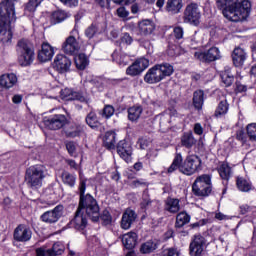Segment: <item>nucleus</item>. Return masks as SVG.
Wrapping results in <instances>:
<instances>
[{
    "label": "nucleus",
    "mask_w": 256,
    "mask_h": 256,
    "mask_svg": "<svg viewBox=\"0 0 256 256\" xmlns=\"http://www.w3.org/2000/svg\"><path fill=\"white\" fill-rule=\"evenodd\" d=\"M78 189L80 195L79 206L70 223L77 231H84L88 225L87 217L91 221L97 222L101 214L97 200L91 194L85 195L87 189V182L85 180H80Z\"/></svg>",
    "instance_id": "f257e3e1"
},
{
    "label": "nucleus",
    "mask_w": 256,
    "mask_h": 256,
    "mask_svg": "<svg viewBox=\"0 0 256 256\" xmlns=\"http://www.w3.org/2000/svg\"><path fill=\"white\" fill-rule=\"evenodd\" d=\"M216 7L222 10L226 19L239 23L249 17L251 2L249 0H216Z\"/></svg>",
    "instance_id": "f03ea898"
},
{
    "label": "nucleus",
    "mask_w": 256,
    "mask_h": 256,
    "mask_svg": "<svg viewBox=\"0 0 256 256\" xmlns=\"http://www.w3.org/2000/svg\"><path fill=\"white\" fill-rule=\"evenodd\" d=\"M192 193L195 197H200V199L209 197L213 193L212 176L210 174H202L196 177L192 184Z\"/></svg>",
    "instance_id": "7ed1b4c3"
},
{
    "label": "nucleus",
    "mask_w": 256,
    "mask_h": 256,
    "mask_svg": "<svg viewBox=\"0 0 256 256\" xmlns=\"http://www.w3.org/2000/svg\"><path fill=\"white\" fill-rule=\"evenodd\" d=\"M16 52L18 55V63L21 67H27L33 63L35 59V50L33 44L27 39H21L16 45Z\"/></svg>",
    "instance_id": "20e7f679"
},
{
    "label": "nucleus",
    "mask_w": 256,
    "mask_h": 256,
    "mask_svg": "<svg viewBox=\"0 0 256 256\" xmlns=\"http://www.w3.org/2000/svg\"><path fill=\"white\" fill-rule=\"evenodd\" d=\"M45 179V166L35 165L26 170L25 181L30 189H39Z\"/></svg>",
    "instance_id": "39448f33"
},
{
    "label": "nucleus",
    "mask_w": 256,
    "mask_h": 256,
    "mask_svg": "<svg viewBox=\"0 0 256 256\" xmlns=\"http://www.w3.org/2000/svg\"><path fill=\"white\" fill-rule=\"evenodd\" d=\"M16 20L17 18L15 15L14 19L11 20L9 18V14H2L1 41L3 45H11V41L13 39V23H15Z\"/></svg>",
    "instance_id": "423d86ee"
},
{
    "label": "nucleus",
    "mask_w": 256,
    "mask_h": 256,
    "mask_svg": "<svg viewBox=\"0 0 256 256\" xmlns=\"http://www.w3.org/2000/svg\"><path fill=\"white\" fill-rule=\"evenodd\" d=\"M183 21L184 23H189V25H194V27L199 26L201 23V10H199V4L192 2L186 6Z\"/></svg>",
    "instance_id": "0eeeda50"
},
{
    "label": "nucleus",
    "mask_w": 256,
    "mask_h": 256,
    "mask_svg": "<svg viewBox=\"0 0 256 256\" xmlns=\"http://www.w3.org/2000/svg\"><path fill=\"white\" fill-rule=\"evenodd\" d=\"M201 169V158L197 155L187 156L182 165L180 166V173L183 175H194Z\"/></svg>",
    "instance_id": "6e6552de"
},
{
    "label": "nucleus",
    "mask_w": 256,
    "mask_h": 256,
    "mask_svg": "<svg viewBox=\"0 0 256 256\" xmlns=\"http://www.w3.org/2000/svg\"><path fill=\"white\" fill-rule=\"evenodd\" d=\"M76 35H79V31L77 29H73L71 31V35L67 37L62 44V51H64L66 55H75L79 53L81 46L79 45L77 38H75Z\"/></svg>",
    "instance_id": "1a4fd4ad"
},
{
    "label": "nucleus",
    "mask_w": 256,
    "mask_h": 256,
    "mask_svg": "<svg viewBox=\"0 0 256 256\" xmlns=\"http://www.w3.org/2000/svg\"><path fill=\"white\" fill-rule=\"evenodd\" d=\"M194 57L202 63H213V61H218V59H221V51L217 47H211L205 52H195Z\"/></svg>",
    "instance_id": "9d476101"
},
{
    "label": "nucleus",
    "mask_w": 256,
    "mask_h": 256,
    "mask_svg": "<svg viewBox=\"0 0 256 256\" xmlns=\"http://www.w3.org/2000/svg\"><path fill=\"white\" fill-rule=\"evenodd\" d=\"M43 123L47 129L57 131L63 129L67 125V117L63 114H56L48 118H44Z\"/></svg>",
    "instance_id": "9b49d317"
},
{
    "label": "nucleus",
    "mask_w": 256,
    "mask_h": 256,
    "mask_svg": "<svg viewBox=\"0 0 256 256\" xmlns=\"http://www.w3.org/2000/svg\"><path fill=\"white\" fill-rule=\"evenodd\" d=\"M147 67H149V60L147 58H139L126 69V75L137 77V75H141Z\"/></svg>",
    "instance_id": "f8f14e48"
},
{
    "label": "nucleus",
    "mask_w": 256,
    "mask_h": 256,
    "mask_svg": "<svg viewBox=\"0 0 256 256\" xmlns=\"http://www.w3.org/2000/svg\"><path fill=\"white\" fill-rule=\"evenodd\" d=\"M140 208L143 211H159L161 208V202L159 200H152L151 196H149V192L146 190L142 194Z\"/></svg>",
    "instance_id": "ddd939ff"
},
{
    "label": "nucleus",
    "mask_w": 256,
    "mask_h": 256,
    "mask_svg": "<svg viewBox=\"0 0 256 256\" xmlns=\"http://www.w3.org/2000/svg\"><path fill=\"white\" fill-rule=\"evenodd\" d=\"M63 215V206L58 205L51 211H46L41 215V221L48 224L57 223Z\"/></svg>",
    "instance_id": "4468645a"
},
{
    "label": "nucleus",
    "mask_w": 256,
    "mask_h": 256,
    "mask_svg": "<svg viewBox=\"0 0 256 256\" xmlns=\"http://www.w3.org/2000/svg\"><path fill=\"white\" fill-rule=\"evenodd\" d=\"M54 69H56L58 73H67V71L71 69V59L63 54L56 55L54 59Z\"/></svg>",
    "instance_id": "2eb2a0df"
},
{
    "label": "nucleus",
    "mask_w": 256,
    "mask_h": 256,
    "mask_svg": "<svg viewBox=\"0 0 256 256\" xmlns=\"http://www.w3.org/2000/svg\"><path fill=\"white\" fill-rule=\"evenodd\" d=\"M61 98L64 101H79L80 103H87V96L81 92H74L69 88H64L61 91Z\"/></svg>",
    "instance_id": "dca6fc26"
},
{
    "label": "nucleus",
    "mask_w": 256,
    "mask_h": 256,
    "mask_svg": "<svg viewBox=\"0 0 256 256\" xmlns=\"http://www.w3.org/2000/svg\"><path fill=\"white\" fill-rule=\"evenodd\" d=\"M203 247H205V237L201 235L194 236V239L190 243V255L201 256L204 249Z\"/></svg>",
    "instance_id": "f3484780"
},
{
    "label": "nucleus",
    "mask_w": 256,
    "mask_h": 256,
    "mask_svg": "<svg viewBox=\"0 0 256 256\" xmlns=\"http://www.w3.org/2000/svg\"><path fill=\"white\" fill-rule=\"evenodd\" d=\"M117 153L126 163H130L131 156L133 155V147L125 140H122L117 145Z\"/></svg>",
    "instance_id": "a211bd4d"
},
{
    "label": "nucleus",
    "mask_w": 256,
    "mask_h": 256,
    "mask_svg": "<svg viewBox=\"0 0 256 256\" xmlns=\"http://www.w3.org/2000/svg\"><path fill=\"white\" fill-rule=\"evenodd\" d=\"M32 235L33 233L31 232V229L27 228L25 225H19L14 230V239L20 243H26V241H30Z\"/></svg>",
    "instance_id": "6ab92c4d"
},
{
    "label": "nucleus",
    "mask_w": 256,
    "mask_h": 256,
    "mask_svg": "<svg viewBox=\"0 0 256 256\" xmlns=\"http://www.w3.org/2000/svg\"><path fill=\"white\" fill-rule=\"evenodd\" d=\"M55 55V48L51 46V44L45 42L41 46V50L38 52V59L42 63H47V61H51L53 56Z\"/></svg>",
    "instance_id": "aec40b11"
},
{
    "label": "nucleus",
    "mask_w": 256,
    "mask_h": 256,
    "mask_svg": "<svg viewBox=\"0 0 256 256\" xmlns=\"http://www.w3.org/2000/svg\"><path fill=\"white\" fill-rule=\"evenodd\" d=\"M137 221V213L134 210L126 209L122 215L121 219V229L127 231V229H131V225Z\"/></svg>",
    "instance_id": "412c9836"
},
{
    "label": "nucleus",
    "mask_w": 256,
    "mask_h": 256,
    "mask_svg": "<svg viewBox=\"0 0 256 256\" xmlns=\"http://www.w3.org/2000/svg\"><path fill=\"white\" fill-rule=\"evenodd\" d=\"M144 81L149 85H155V83H161V81H163V77L161 76V72L157 68V65L147 71L144 75Z\"/></svg>",
    "instance_id": "4be33fe9"
},
{
    "label": "nucleus",
    "mask_w": 256,
    "mask_h": 256,
    "mask_svg": "<svg viewBox=\"0 0 256 256\" xmlns=\"http://www.w3.org/2000/svg\"><path fill=\"white\" fill-rule=\"evenodd\" d=\"M247 59V53L241 47H237L232 52V60L235 67H242L243 63Z\"/></svg>",
    "instance_id": "5701e85b"
},
{
    "label": "nucleus",
    "mask_w": 256,
    "mask_h": 256,
    "mask_svg": "<svg viewBox=\"0 0 256 256\" xmlns=\"http://www.w3.org/2000/svg\"><path fill=\"white\" fill-rule=\"evenodd\" d=\"M164 209L168 212V213H179V211H181V204H180V200L177 198H171L168 197L165 200V204H164Z\"/></svg>",
    "instance_id": "b1692460"
},
{
    "label": "nucleus",
    "mask_w": 256,
    "mask_h": 256,
    "mask_svg": "<svg viewBox=\"0 0 256 256\" xmlns=\"http://www.w3.org/2000/svg\"><path fill=\"white\" fill-rule=\"evenodd\" d=\"M2 14L9 15L10 21L15 19V0L2 1Z\"/></svg>",
    "instance_id": "393cba45"
},
{
    "label": "nucleus",
    "mask_w": 256,
    "mask_h": 256,
    "mask_svg": "<svg viewBox=\"0 0 256 256\" xmlns=\"http://www.w3.org/2000/svg\"><path fill=\"white\" fill-rule=\"evenodd\" d=\"M122 243L126 249H135L137 245V233L129 232L122 236Z\"/></svg>",
    "instance_id": "a878e982"
},
{
    "label": "nucleus",
    "mask_w": 256,
    "mask_h": 256,
    "mask_svg": "<svg viewBox=\"0 0 256 256\" xmlns=\"http://www.w3.org/2000/svg\"><path fill=\"white\" fill-rule=\"evenodd\" d=\"M15 85H17V75L10 73L1 76V86L5 89H11V87H15Z\"/></svg>",
    "instance_id": "bb28decb"
},
{
    "label": "nucleus",
    "mask_w": 256,
    "mask_h": 256,
    "mask_svg": "<svg viewBox=\"0 0 256 256\" xmlns=\"http://www.w3.org/2000/svg\"><path fill=\"white\" fill-rule=\"evenodd\" d=\"M140 35H151L155 31V24L150 20H143L138 24Z\"/></svg>",
    "instance_id": "cd10ccee"
},
{
    "label": "nucleus",
    "mask_w": 256,
    "mask_h": 256,
    "mask_svg": "<svg viewBox=\"0 0 256 256\" xmlns=\"http://www.w3.org/2000/svg\"><path fill=\"white\" fill-rule=\"evenodd\" d=\"M181 9H183V0H167L166 11L168 13L176 15V13H180Z\"/></svg>",
    "instance_id": "c85d7f7f"
},
{
    "label": "nucleus",
    "mask_w": 256,
    "mask_h": 256,
    "mask_svg": "<svg viewBox=\"0 0 256 256\" xmlns=\"http://www.w3.org/2000/svg\"><path fill=\"white\" fill-rule=\"evenodd\" d=\"M197 144V140L195 136H193V132H186L181 137V145L182 147H186V149H191L194 145Z\"/></svg>",
    "instance_id": "c756f323"
},
{
    "label": "nucleus",
    "mask_w": 256,
    "mask_h": 256,
    "mask_svg": "<svg viewBox=\"0 0 256 256\" xmlns=\"http://www.w3.org/2000/svg\"><path fill=\"white\" fill-rule=\"evenodd\" d=\"M116 139H117V134L115 132L113 131L106 132L103 139L104 147L110 150L115 149V144L117 143Z\"/></svg>",
    "instance_id": "7c9ffc66"
},
{
    "label": "nucleus",
    "mask_w": 256,
    "mask_h": 256,
    "mask_svg": "<svg viewBox=\"0 0 256 256\" xmlns=\"http://www.w3.org/2000/svg\"><path fill=\"white\" fill-rule=\"evenodd\" d=\"M67 137L71 139H75V137H87L85 126L81 124L74 125L71 130L67 131Z\"/></svg>",
    "instance_id": "2f4dec72"
},
{
    "label": "nucleus",
    "mask_w": 256,
    "mask_h": 256,
    "mask_svg": "<svg viewBox=\"0 0 256 256\" xmlns=\"http://www.w3.org/2000/svg\"><path fill=\"white\" fill-rule=\"evenodd\" d=\"M203 103H205V92L203 90H197L193 94V105L195 109L201 111L203 109Z\"/></svg>",
    "instance_id": "473e14b6"
},
{
    "label": "nucleus",
    "mask_w": 256,
    "mask_h": 256,
    "mask_svg": "<svg viewBox=\"0 0 256 256\" xmlns=\"http://www.w3.org/2000/svg\"><path fill=\"white\" fill-rule=\"evenodd\" d=\"M156 67L158 71H160L162 79H165V77H171V75H173V72L175 71L173 65L169 63L158 64L156 65Z\"/></svg>",
    "instance_id": "72a5a7b5"
},
{
    "label": "nucleus",
    "mask_w": 256,
    "mask_h": 256,
    "mask_svg": "<svg viewBox=\"0 0 256 256\" xmlns=\"http://www.w3.org/2000/svg\"><path fill=\"white\" fill-rule=\"evenodd\" d=\"M62 183L68 187H75L77 183V176L69 173L68 171H63L61 174Z\"/></svg>",
    "instance_id": "f704fd0d"
},
{
    "label": "nucleus",
    "mask_w": 256,
    "mask_h": 256,
    "mask_svg": "<svg viewBox=\"0 0 256 256\" xmlns=\"http://www.w3.org/2000/svg\"><path fill=\"white\" fill-rule=\"evenodd\" d=\"M218 173L221 179H224V181H229L231 177V166H229V163L222 162L218 168Z\"/></svg>",
    "instance_id": "c9c22d12"
},
{
    "label": "nucleus",
    "mask_w": 256,
    "mask_h": 256,
    "mask_svg": "<svg viewBox=\"0 0 256 256\" xmlns=\"http://www.w3.org/2000/svg\"><path fill=\"white\" fill-rule=\"evenodd\" d=\"M182 163H183V156L181 155V153H177L174 157L172 164L167 169V173H175L177 169L181 171V166L183 165Z\"/></svg>",
    "instance_id": "e433bc0d"
},
{
    "label": "nucleus",
    "mask_w": 256,
    "mask_h": 256,
    "mask_svg": "<svg viewBox=\"0 0 256 256\" xmlns=\"http://www.w3.org/2000/svg\"><path fill=\"white\" fill-rule=\"evenodd\" d=\"M143 113V108L141 106H133L128 109V119L129 121H138L139 117Z\"/></svg>",
    "instance_id": "4c0bfd02"
},
{
    "label": "nucleus",
    "mask_w": 256,
    "mask_h": 256,
    "mask_svg": "<svg viewBox=\"0 0 256 256\" xmlns=\"http://www.w3.org/2000/svg\"><path fill=\"white\" fill-rule=\"evenodd\" d=\"M75 65L77 69L84 71V69H87V65H89V58L85 54H79L75 57Z\"/></svg>",
    "instance_id": "58836bf2"
},
{
    "label": "nucleus",
    "mask_w": 256,
    "mask_h": 256,
    "mask_svg": "<svg viewBox=\"0 0 256 256\" xmlns=\"http://www.w3.org/2000/svg\"><path fill=\"white\" fill-rule=\"evenodd\" d=\"M236 185H237V188L239 189V191H242L244 193H247V192L251 191V189H252L251 182H249L247 179H245L243 177L237 178Z\"/></svg>",
    "instance_id": "ea45409f"
},
{
    "label": "nucleus",
    "mask_w": 256,
    "mask_h": 256,
    "mask_svg": "<svg viewBox=\"0 0 256 256\" xmlns=\"http://www.w3.org/2000/svg\"><path fill=\"white\" fill-rule=\"evenodd\" d=\"M191 221V216L187 212H180L176 216V227L181 228Z\"/></svg>",
    "instance_id": "a19ab883"
},
{
    "label": "nucleus",
    "mask_w": 256,
    "mask_h": 256,
    "mask_svg": "<svg viewBox=\"0 0 256 256\" xmlns=\"http://www.w3.org/2000/svg\"><path fill=\"white\" fill-rule=\"evenodd\" d=\"M100 7H109L111 1L116 5H129V3L135 2V0H95Z\"/></svg>",
    "instance_id": "79ce46f5"
},
{
    "label": "nucleus",
    "mask_w": 256,
    "mask_h": 256,
    "mask_svg": "<svg viewBox=\"0 0 256 256\" xmlns=\"http://www.w3.org/2000/svg\"><path fill=\"white\" fill-rule=\"evenodd\" d=\"M155 249H157V243L153 240H149L141 245L140 252L143 253V255H147L149 253H153Z\"/></svg>",
    "instance_id": "37998d69"
},
{
    "label": "nucleus",
    "mask_w": 256,
    "mask_h": 256,
    "mask_svg": "<svg viewBox=\"0 0 256 256\" xmlns=\"http://www.w3.org/2000/svg\"><path fill=\"white\" fill-rule=\"evenodd\" d=\"M229 111V103H227V100H222L215 111V117H223V115H227V112Z\"/></svg>",
    "instance_id": "c03bdc74"
},
{
    "label": "nucleus",
    "mask_w": 256,
    "mask_h": 256,
    "mask_svg": "<svg viewBox=\"0 0 256 256\" xmlns=\"http://www.w3.org/2000/svg\"><path fill=\"white\" fill-rule=\"evenodd\" d=\"M50 249L51 256H59L65 253V245L62 242H56L52 245Z\"/></svg>",
    "instance_id": "a18cd8bd"
},
{
    "label": "nucleus",
    "mask_w": 256,
    "mask_h": 256,
    "mask_svg": "<svg viewBox=\"0 0 256 256\" xmlns=\"http://www.w3.org/2000/svg\"><path fill=\"white\" fill-rule=\"evenodd\" d=\"M86 123L91 127V129H97L99 127V119L97 118V114L95 112H90L86 116Z\"/></svg>",
    "instance_id": "49530a36"
},
{
    "label": "nucleus",
    "mask_w": 256,
    "mask_h": 256,
    "mask_svg": "<svg viewBox=\"0 0 256 256\" xmlns=\"http://www.w3.org/2000/svg\"><path fill=\"white\" fill-rule=\"evenodd\" d=\"M67 19V13L62 10H58L52 13L51 21L54 24L61 23Z\"/></svg>",
    "instance_id": "de8ad7c7"
},
{
    "label": "nucleus",
    "mask_w": 256,
    "mask_h": 256,
    "mask_svg": "<svg viewBox=\"0 0 256 256\" xmlns=\"http://www.w3.org/2000/svg\"><path fill=\"white\" fill-rule=\"evenodd\" d=\"M43 0H29V2L25 6V14L27 13H35V10L39 5H41V2Z\"/></svg>",
    "instance_id": "09e8293b"
},
{
    "label": "nucleus",
    "mask_w": 256,
    "mask_h": 256,
    "mask_svg": "<svg viewBox=\"0 0 256 256\" xmlns=\"http://www.w3.org/2000/svg\"><path fill=\"white\" fill-rule=\"evenodd\" d=\"M177 115V110L175 108H169L160 116V125H165V119L168 117H175Z\"/></svg>",
    "instance_id": "8fccbe9b"
},
{
    "label": "nucleus",
    "mask_w": 256,
    "mask_h": 256,
    "mask_svg": "<svg viewBox=\"0 0 256 256\" xmlns=\"http://www.w3.org/2000/svg\"><path fill=\"white\" fill-rule=\"evenodd\" d=\"M97 33H99V26L97 24H92L85 30V35L88 39H93Z\"/></svg>",
    "instance_id": "3c124183"
},
{
    "label": "nucleus",
    "mask_w": 256,
    "mask_h": 256,
    "mask_svg": "<svg viewBox=\"0 0 256 256\" xmlns=\"http://www.w3.org/2000/svg\"><path fill=\"white\" fill-rule=\"evenodd\" d=\"M246 129L250 141H256V123L248 124Z\"/></svg>",
    "instance_id": "603ef678"
},
{
    "label": "nucleus",
    "mask_w": 256,
    "mask_h": 256,
    "mask_svg": "<svg viewBox=\"0 0 256 256\" xmlns=\"http://www.w3.org/2000/svg\"><path fill=\"white\" fill-rule=\"evenodd\" d=\"M115 114V108L111 105H106L103 109L102 116L105 117V119H111L113 115Z\"/></svg>",
    "instance_id": "864d4df0"
},
{
    "label": "nucleus",
    "mask_w": 256,
    "mask_h": 256,
    "mask_svg": "<svg viewBox=\"0 0 256 256\" xmlns=\"http://www.w3.org/2000/svg\"><path fill=\"white\" fill-rule=\"evenodd\" d=\"M100 219L103 221L104 225H111L113 218L111 217V213L109 211L104 210L100 216Z\"/></svg>",
    "instance_id": "5fc2aeb1"
},
{
    "label": "nucleus",
    "mask_w": 256,
    "mask_h": 256,
    "mask_svg": "<svg viewBox=\"0 0 256 256\" xmlns=\"http://www.w3.org/2000/svg\"><path fill=\"white\" fill-rule=\"evenodd\" d=\"M222 81L224 83V85H226V87H230V85H233V81H234V77L233 75L227 73V72H224L222 73Z\"/></svg>",
    "instance_id": "6e6d98bb"
},
{
    "label": "nucleus",
    "mask_w": 256,
    "mask_h": 256,
    "mask_svg": "<svg viewBox=\"0 0 256 256\" xmlns=\"http://www.w3.org/2000/svg\"><path fill=\"white\" fill-rule=\"evenodd\" d=\"M66 149L69 155H71L72 157H75V155H77V145L75 144V142L73 141L67 142Z\"/></svg>",
    "instance_id": "4d7b16f0"
},
{
    "label": "nucleus",
    "mask_w": 256,
    "mask_h": 256,
    "mask_svg": "<svg viewBox=\"0 0 256 256\" xmlns=\"http://www.w3.org/2000/svg\"><path fill=\"white\" fill-rule=\"evenodd\" d=\"M36 256H51V250L46 246H42L35 249Z\"/></svg>",
    "instance_id": "13d9d810"
},
{
    "label": "nucleus",
    "mask_w": 256,
    "mask_h": 256,
    "mask_svg": "<svg viewBox=\"0 0 256 256\" xmlns=\"http://www.w3.org/2000/svg\"><path fill=\"white\" fill-rule=\"evenodd\" d=\"M131 186L132 187H148L149 182L146 181L145 179H137L132 181Z\"/></svg>",
    "instance_id": "bf43d9fd"
},
{
    "label": "nucleus",
    "mask_w": 256,
    "mask_h": 256,
    "mask_svg": "<svg viewBox=\"0 0 256 256\" xmlns=\"http://www.w3.org/2000/svg\"><path fill=\"white\" fill-rule=\"evenodd\" d=\"M173 33H174L175 39H183L184 31L182 27L180 26L175 27L173 30Z\"/></svg>",
    "instance_id": "052dcab7"
},
{
    "label": "nucleus",
    "mask_w": 256,
    "mask_h": 256,
    "mask_svg": "<svg viewBox=\"0 0 256 256\" xmlns=\"http://www.w3.org/2000/svg\"><path fill=\"white\" fill-rule=\"evenodd\" d=\"M236 139L238 141H241V143H247V135L245 134V132L243 130H239L236 133Z\"/></svg>",
    "instance_id": "680f3d73"
},
{
    "label": "nucleus",
    "mask_w": 256,
    "mask_h": 256,
    "mask_svg": "<svg viewBox=\"0 0 256 256\" xmlns=\"http://www.w3.org/2000/svg\"><path fill=\"white\" fill-rule=\"evenodd\" d=\"M121 43H125V45H131L133 43V38L129 33H124L121 38Z\"/></svg>",
    "instance_id": "e2e57ef3"
},
{
    "label": "nucleus",
    "mask_w": 256,
    "mask_h": 256,
    "mask_svg": "<svg viewBox=\"0 0 256 256\" xmlns=\"http://www.w3.org/2000/svg\"><path fill=\"white\" fill-rule=\"evenodd\" d=\"M60 2L66 7H77L79 5V0H60Z\"/></svg>",
    "instance_id": "0e129e2a"
},
{
    "label": "nucleus",
    "mask_w": 256,
    "mask_h": 256,
    "mask_svg": "<svg viewBox=\"0 0 256 256\" xmlns=\"http://www.w3.org/2000/svg\"><path fill=\"white\" fill-rule=\"evenodd\" d=\"M117 15L118 17H122V19H125L129 17V12L125 9V7H120L117 9Z\"/></svg>",
    "instance_id": "69168bd1"
},
{
    "label": "nucleus",
    "mask_w": 256,
    "mask_h": 256,
    "mask_svg": "<svg viewBox=\"0 0 256 256\" xmlns=\"http://www.w3.org/2000/svg\"><path fill=\"white\" fill-rule=\"evenodd\" d=\"M138 144L140 149H146L147 147H149V140L145 139V138H140L138 140Z\"/></svg>",
    "instance_id": "338daca9"
},
{
    "label": "nucleus",
    "mask_w": 256,
    "mask_h": 256,
    "mask_svg": "<svg viewBox=\"0 0 256 256\" xmlns=\"http://www.w3.org/2000/svg\"><path fill=\"white\" fill-rule=\"evenodd\" d=\"M194 133L196 135H201L203 133V126H201V123H196L194 125Z\"/></svg>",
    "instance_id": "774afa93"
}]
</instances>
